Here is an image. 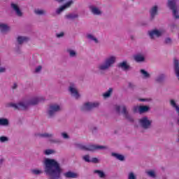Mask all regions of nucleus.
Here are the masks:
<instances>
[{"label": "nucleus", "mask_w": 179, "mask_h": 179, "mask_svg": "<svg viewBox=\"0 0 179 179\" xmlns=\"http://www.w3.org/2000/svg\"><path fill=\"white\" fill-rule=\"evenodd\" d=\"M9 125V120L7 118H0V127H8Z\"/></svg>", "instance_id": "nucleus-27"}, {"label": "nucleus", "mask_w": 179, "mask_h": 179, "mask_svg": "<svg viewBox=\"0 0 179 179\" xmlns=\"http://www.w3.org/2000/svg\"><path fill=\"white\" fill-rule=\"evenodd\" d=\"M59 3H61V2H64V0H56Z\"/></svg>", "instance_id": "nucleus-60"}, {"label": "nucleus", "mask_w": 179, "mask_h": 179, "mask_svg": "<svg viewBox=\"0 0 179 179\" xmlns=\"http://www.w3.org/2000/svg\"><path fill=\"white\" fill-rule=\"evenodd\" d=\"M62 136L64 138V139H69V135L65 132L62 133Z\"/></svg>", "instance_id": "nucleus-51"}, {"label": "nucleus", "mask_w": 179, "mask_h": 179, "mask_svg": "<svg viewBox=\"0 0 179 179\" xmlns=\"http://www.w3.org/2000/svg\"><path fill=\"white\" fill-rule=\"evenodd\" d=\"M152 120H149L148 116H144L138 120L140 127L145 130L150 129L152 128Z\"/></svg>", "instance_id": "nucleus-6"}, {"label": "nucleus", "mask_w": 179, "mask_h": 179, "mask_svg": "<svg viewBox=\"0 0 179 179\" xmlns=\"http://www.w3.org/2000/svg\"><path fill=\"white\" fill-rule=\"evenodd\" d=\"M134 59L136 61V62H145V56H143L142 54H137L134 56Z\"/></svg>", "instance_id": "nucleus-20"}, {"label": "nucleus", "mask_w": 179, "mask_h": 179, "mask_svg": "<svg viewBox=\"0 0 179 179\" xmlns=\"http://www.w3.org/2000/svg\"><path fill=\"white\" fill-rule=\"evenodd\" d=\"M86 38H88V40H90L91 41H94L96 44H99V40L97 39V38L94 37L93 34H87Z\"/></svg>", "instance_id": "nucleus-26"}, {"label": "nucleus", "mask_w": 179, "mask_h": 179, "mask_svg": "<svg viewBox=\"0 0 179 179\" xmlns=\"http://www.w3.org/2000/svg\"><path fill=\"white\" fill-rule=\"evenodd\" d=\"M146 174L151 177V178H156V173L154 171H148L146 172Z\"/></svg>", "instance_id": "nucleus-40"}, {"label": "nucleus", "mask_w": 179, "mask_h": 179, "mask_svg": "<svg viewBox=\"0 0 179 179\" xmlns=\"http://www.w3.org/2000/svg\"><path fill=\"white\" fill-rule=\"evenodd\" d=\"M61 111H62V106L57 103H52L47 109L46 115L48 120H51L55 118V115H57L58 113H61Z\"/></svg>", "instance_id": "nucleus-3"}, {"label": "nucleus", "mask_w": 179, "mask_h": 179, "mask_svg": "<svg viewBox=\"0 0 179 179\" xmlns=\"http://www.w3.org/2000/svg\"><path fill=\"white\" fill-rule=\"evenodd\" d=\"M14 51L17 52V54H21L20 47L19 45H17L14 49Z\"/></svg>", "instance_id": "nucleus-49"}, {"label": "nucleus", "mask_w": 179, "mask_h": 179, "mask_svg": "<svg viewBox=\"0 0 179 179\" xmlns=\"http://www.w3.org/2000/svg\"><path fill=\"white\" fill-rule=\"evenodd\" d=\"M166 30L164 29H155L150 31H148V36L151 40H155V36L159 38L163 36V34H165Z\"/></svg>", "instance_id": "nucleus-8"}, {"label": "nucleus", "mask_w": 179, "mask_h": 179, "mask_svg": "<svg viewBox=\"0 0 179 179\" xmlns=\"http://www.w3.org/2000/svg\"><path fill=\"white\" fill-rule=\"evenodd\" d=\"M117 68L127 71H131L132 69V67L129 64H128V62L123 61L122 62H120L117 65Z\"/></svg>", "instance_id": "nucleus-11"}, {"label": "nucleus", "mask_w": 179, "mask_h": 179, "mask_svg": "<svg viewBox=\"0 0 179 179\" xmlns=\"http://www.w3.org/2000/svg\"><path fill=\"white\" fill-rule=\"evenodd\" d=\"M64 176L66 178H78L79 177V174L71 171L64 173Z\"/></svg>", "instance_id": "nucleus-15"}, {"label": "nucleus", "mask_w": 179, "mask_h": 179, "mask_svg": "<svg viewBox=\"0 0 179 179\" xmlns=\"http://www.w3.org/2000/svg\"><path fill=\"white\" fill-rule=\"evenodd\" d=\"M19 110H27V107H29V105H27V101L26 103L24 102H20L18 103Z\"/></svg>", "instance_id": "nucleus-29"}, {"label": "nucleus", "mask_w": 179, "mask_h": 179, "mask_svg": "<svg viewBox=\"0 0 179 179\" xmlns=\"http://www.w3.org/2000/svg\"><path fill=\"white\" fill-rule=\"evenodd\" d=\"M140 72L141 73V74L143 75V76H144V78H145V79H148V78H150V74H149L148 73V71H146V70L145 69H141Z\"/></svg>", "instance_id": "nucleus-34"}, {"label": "nucleus", "mask_w": 179, "mask_h": 179, "mask_svg": "<svg viewBox=\"0 0 179 179\" xmlns=\"http://www.w3.org/2000/svg\"><path fill=\"white\" fill-rule=\"evenodd\" d=\"M170 104L173 108H175L178 114L177 124L179 126V106L177 105V103H176V101H174L173 99H171L170 101Z\"/></svg>", "instance_id": "nucleus-14"}, {"label": "nucleus", "mask_w": 179, "mask_h": 179, "mask_svg": "<svg viewBox=\"0 0 179 179\" xmlns=\"http://www.w3.org/2000/svg\"><path fill=\"white\" fill-rule=\"evenodd\" d=\"M113 94V88H109L108 90L103 93V96L104 99H108V97H111V94Z\"/></svg>", "instance_id": "nucleus-31"}, {"label": "nucleus", "mask_w": 179, "mask_h": 179, "mask_svg": "<svg viewBox=\"0 0 179 179\" xmlns=\"http://www.w3.org/2000/svg\"><path fill=\"white\" fill-rule=\"evenodd\" d=\"M150 111V106L143 105L139 106V114H145Z\"/></svg>", "instance_id": "nucleus-18"}, {"label": "nucleus", "mask_w": 179, "mask_h": 179, "mask_svg": "<svg viewBox=\"0 0 179 179\" xmlns=\"http://www.w3.org/2000/svg\"><path fill=\"white\" fill-rule=\"evenodd\" d=\"M38 136L39 138H52L54 134L50 133H43V134H38Z\"/></svg>", "instance_id": "nucleus-30"}, {"label": "nucleus", "mask_w": 179, "mask_h": 179, "mask_svg": "<svg viewBox=\"0 0 179 179\" xmlns=\"http://www.w3.org/2000/svg\"><path fill=\"white\" fill-rule=\"evenodd\" d=\"M176 141L179 143V130H178V138H177Z\"/></svg>", "instance_id": "nucleus-61"}, {"label": "nucleus", "mask_w": 179, "mask_h": 179, "mask_svg": "<svg viewBox=\"0 0 179 179\" xmlns=\"http://www.w3.org/2000/svg\"><path fill=\"white\" fill-rule=\"evenodd\" d=\"M66 52L69 54V57H71V58H75L77 55L76 51L73 50L67 49Z\"/></svg>", "instance_id": "nucleus-32"}, {"label": "nucleus", "mask_w": 179, "mask_h": 179, "mask_svg": "<svg viewBox=\"0 0 179 179\" xmlns=\"http://www.w3.org/2000/svg\"><path fill=\"white\" fill-rule=\"evenodd\" d=\"M132 111L134 114L139 113V106H136L133 107Z\"/></svg>", "instance_id": "nucleus-47"}, {"label": "nucleus", "mask_w": 179, "mask_h": 179, "mask_svg": "<svg viewBox=\"0 0 179 179\" xmlns=\"http://www.w3.org/2000/svg\"><path fill=\"white\" fill-rule=\"evenodd\" d=\"M165 79H166V74L161 73L156 77L155 81L157 82V83H163Z\"/></svg>", "instance_id": "nucleus-24"}, {"label": "nucleus", "mask_w": 179, "mask_h": 179, "mask_svg": "<svg viewBox=\"0 0 179 179\" xmlns=\"http://www.w3.org/2000/svg\"><path fill=\"white\" fill-rule=\"evenodd\" d=\"M0 31L1 33H8V31H10V27H9L7 24L1 23Z\"/></svg>", "instance_id": "nucleus-17"}, {"label": "nucleus", "mask_w": 179, "mask_h": 179, "mask_svg": "<svg viewBox=\"0 0 179 179\" xmlns=\"http://www.w3.org/2000/svg\"><path fill=\"white\" fill-rule=\"evenodd\" d=\"M43 171L49 179H60L62 174L61 164L54 159L46 158L43 163Z\"/></svg>", "instance_id": "nucleus-1"}, {"label": "nucleus", "mask_w": 179, "mask_h": 179, "mask_svg": "<svg viewBox=\"0 0 179 179\" xmlns=\"http://www.w3.org/2000/svg\"><path fill=\"white\" fill-rule=\"evenodd\" d=\"M12 89H14V90H15V89H17V84L14 83V85H13Z\"/></svg>", "instance_id": "nucleus-57"}, {"label": "nucleus", "mask_w": 179, "mask_h": 179, "mask_svg": "<svg viewBox=\"0 0 179 179\" xmlns=\"http://www.w3.org/2000/svg\"><path fill=\"white\" fill-rule=\"evenodd\" d=\"M6 107L14 108V110H19V103H10L6 105Z\"/></svg>", "instance_id": "nucleus-33"}, {"label": "nucleus", "mask_w": 179, "mask_h": 179, "mask_svg": "<svg viewBox=\"0 0 179 179\" xmlns=\"http://www.w3.org/2000/svg\"><path fill=\"white\" fill-rule=\"evenodd\" d=\"M40 103V99L38 98H33L27 101V106H37Z\"/></svg>", "instance_id": "nucleus-23"}, {"label": "nucleus", "mask_w": 179, "mask_h": 179, "mask_svg": "<svg viewBox=\"0 0 179 179\" xmlns=\"http://www.w3.org/2000/svg\"><path fill=\"white\" fill-rule=\"evenodd\" d=\"M76 149L85 150V152H94V150H103L107 149V147L104 145H89L88 146H86L80 143H76Z\"/></svg>", "instance_id": "nucleus-4"}, {"label": "nucleus", "mask_w": 179, "mask_h": 179, "mask_svg": "<svg viewBox=\"0 0 179 179\" xmlns=\"http://www.w3.org/2000/svg\"><path fill=\"white\" fill-rule=\"evenodd\" d=\"M169 27L171 30H174V29L177 27V25L175 23H173L169 25Z\"/></svg>", "instance_id": "nucleus-53"}, {"label": "nucleus", "mask_w": 179, "mask_h": 179, "mask_svg": "<svg viewBox=\"0 0 179 179\" xmlns=\"http://www.w3.org/2000/svg\"><path fill=\"white\" fill-rule=\"evenodd\" d=\"M3 72H6V69L3 67H0V73H2Z\"/></svg>", "instance_id": "nucleus-56"}, {"label": "nucleus", "mask_w": 179, "mask_h": 179, "mask_svg": "<svg viewBox=\"0 0 179 179\" xmlns=\"http://www.w3.org/2000/svg\"><path fill=\"white\" fill-rule=\"evenodd\" d=\"M128 179H136V175L134 172H130L128 174Z\"/></svg>", "instance_id": "nucleus-45"}, {"label": "nucleus", "mask_w": 179, "mask_h": 179, "mask_svg": "<svg viewBox=\"0 0 179 179\" xmlns=\"http://www.w3.org/2000/svg\"><path fill=\"white\" fill-rule=\"evenodd\" d=\"M115 110L118 114H120L121 113V106H117L115 107Z\"/></svg>", "instance_id": "nucleus-55"}, {"label": "nucleus", "mask_w": 179, "mask_h": 179, "mask_svg": "<svg viewBox=\"0 0 179 179\" xmlns=\"http://www.w3.org/2000/svg\"><path fill=\"white\" fill-rule=\"evenodd\" d=\"M166 8H168L169 10H171L173 19L178 20L179 10L178 6H177V0H167Z\"/></svg>", "instance_id": "nucleus-5"}, {"label": "nucleus", "mask_w": 179, "mask_h": 179, "mask_svg": "<svg viewBox=\"0 0 179 179\" xmlns=\"http://www.w3.org/2000/svg\"><path fill=\"white\" fill-rule=\"evenodd\" d=\"M111 156L113 157H115V159H117V160H120V162H125V156L123 155L112 152Z\"/></svg>", "instance_id": "nucleus-22"}, {"label": "nucleus", "mask_w": 179, "mask_h": 179, "mask_svg": "<svg viewBox=\"0 0 179 179\" xmlns=\"http://www.w3.org/2000/svg\"><path fill=\"white\" fill-rule=\"evenodd\" d=\"M34 13H35V15H37V16H46L47 10L44 9L37 8L34 10Z\"/></svg>", "instance_id": "nucleus-21"}, {"label": "nucleus", "mask_w": 179, "mask_h": 179, "mask_svg": "<svg viewBox=\"0 0 179 179\" xmlns=\"http://www.w3.org/2000/svg\"><path fill=\"white\" fill-rule=\"evenodd\" d=\"M127 87L128 89H130V90L134 91L135 90V89H136V85L133 83L129 82Z\"/></svg>", "instance_id": "nucleus-39"}, {"label": "nucleus", "mask_w": 179, "mask_h": 179, "mask_svg": "<svg viewBox=\"0 0 179 179\" xmlns=\"http://www.w3.org/2000/svg\"><path fill=\"white\" fill-rule=\"evenodd\" d=\"M44 153L47 156H50V155H52V154L55 153V150H51V149H48V150H45Z\"/></svg>", "instance_id": "nucleus-41"}, {"label": "nucleus", "mask_w": 179, "mask_h": 179, "mask_svg": "<svg viewBox=\"0 0 179 179\" xmlns=\"http://www.w3.org/2000/svg\"><path fill=\"white\" fill-rule=\"evenodd\" d=\"M30 41V38L27 37V36H18L17 38V43L20 45H22L23 43H27V41Z\"/></svg>", "instance_id": "nucleus-19"}, {"label": "nucleus", "mask_w": 179, "mask_h": 179, "mask_svg": "<svg viewBox=\"0 0 179 179\" xmlns=\"http://www.w3.org/2000/svg\"><path fill=\"white\" fill-rule=\"evenodd\" d=\"M79 17V15L75 13H70L65 15V18L69 20H75V19H78Z\"/></svg>", "instance_id": "nucleus-25"}, {"label": "nucleus", "mask_w": 179, "mask_h": 179, "mask_svg": "<svg viewBox=\"0 0 179 179\" xmlns=\"http://www.w3.org/2000/svg\"><path fill=\"white\" fill-rule=\"evenodd\" d=\"M4 161H5V159H4L3 158H1V159H0V164H2Z\"/></svg>", "instance_id": "nucleus-59"}, {"label": "nucleus", "mask_w": 179, "mask_h": 179, "mask_svg": "<svg viewBox=\"0 0 179 179\" xmlns=\"http://www.w3.org/2000/svg\"><path fill=\"white\" fill-rule=\"evenodd\" d=\"M31 173H32L34 176H40V174H43V171L38 169H31Z\"/></svg>", "instance_id": "nucleus-36"}, {"label": "nucleus", "mask_w": 179, "mask_h": 179, "mask_svg": "<svg viewBox=\"0 0 179 179\" xmlns=\"http://www.w3.org/2000/svg\"><path fill=\"white\" fill-rule=\"evenodd\" d=\"M121 113L123 117H124V118L127 120L129 122H131V123L135 122V120L134 119V117H132V116H131V115H129V112H128V110H127V106H122V110Z\"/></svg>", "instance_id": "nucleus-10"}, {"label": "nucleus", "mask_w": 179, "mask_h": 179, "mask_svg": "<svg viewBox=\"0 0 179 179\" xmlns=\"http://www.w3.org/2000/svg\"><path fill=\"white\" fill-rule=\"evenodd\" d=\"M65 36V33L61 32L60 34H56V37L57 38H61L62 37H64Z\"/></svg>", "instance_id": "nucleus-52"}, {"label": "nucleus", "mask_w": 179, "mask_h": 179, "mask_svg": "<svg viewBox=\"0 0 179 179\" xmlns=\"http://www.w3.org/2000/svg\"><path fill=\"white\" fill-rule=\"evenodd\" d=\"M138 101L148 102V101H152V99H148V98H140L138 99Z\"/></svg>", "instance_id": "nucleus-48"}, {"label": "nucleus", "mask_w": 179, "mask_h": 179, "mask_svg": "<svg viewBox=\"0 0 179 179\" xmlns=\"http://www.w3.org/2000/svg\"><path fill=\"white\" fill-rule=\"evenodd\" d=\"M90 10L92 13V15H96V16H100L102 13L101 10L94 6H90Z\"/></svg>", "instance_id": "nucleus-16"}, {"label": "nucleus", "mask_w": 179, "mask_h": 179, "mask_svg": "<svg viewBox=\"0 0 179 179\" xmlns=\"http://www.w3.org/2000/svg\"><path fill=\"white\" fill-rule=\"evenodd\" d=\"M83 160H84L87 163H90L91 162L90 156L89 155L83 156Z\"/></svg>", "instance_id": "nucleus-44"}, {"label": "nucleus", "mask_w": 179, "mask_h": 179, "mask_svg": "<svg viewBox=\"0 0 179 179\" xmlns=\"http://www.w3.org/2000/svg\"><path fill=\"white\" fill-rule=\"evenodd\" d=\"M66 9L64 5L61 6L59 8L56 10L57 15H61L64 10Z\"/></svg>", "instance_id": "nucleus-35"}, {"label": "nucleus", "mask_w": 179, "mask_h": 179, "mask_svg": "<svg viewBox=\"0 0 179 179\" xmlns=\"http://www.w3.org/2000/svg\"><path fill=\"white\" fill-rule=\"evenodd\" d=\"M116 61L117 57H115V56H110L106 58L102 64H99L97 66V69L101 75H104L106 71H108L110 68H113Z\"/></svg>", "instance_id": "nucleus-2"}, {"label": "nucleus", "mask_w": 179, "mask_h": 179, "mask_svg": "<svg viewBox=\"0 0 179 179\" xmlns=\"http://www.w3.org/2000/svg\"><path fill=\"white\" fill-rule=\"evenodd\" d=\"M50 143H56L57 145H61V143H62V140L61 139H50Z\"/></svg>", "instance_id": "nucleus-38"}, {"label": "nucleus", "mask_w": 179, "mask_h": 179, "mask_svg": "<svg viewBox=\"0 0 179 179\" xmlns=\"http://www.w3.org/2000/svg\"><path fill=\"white\" fill-rule=\"evenodd\" d=\"M10 6L12 9L15 11L17 16H19L20 17H22V16H23V13L22 12V10H20V8L17 4L11 3Z\"/></svg>", "instance_id": "nucleus-13"}, {"label": "nucleus", "mask_w": 179, "mask_h": 179, "mask_svg": "<svg viewBox=\"0 0 179 179\" xmlns=\"http://www.w3.org/2000/svg\"><path fill=\"white\" fill-rule=\"evenodd\" d=\"M73 2H75V0H69L64 6L68 9V8H71V6L73 5Z\"/></svg>", "instance_id": "nucleus-37"}, {"label": "nucleus", "mask_w": 179, "mask_h": 179, "mask_svg": "<svg viewBox=\"0 0 179 179\" xmlns=\"http://www.w3.org/2000/svg\"><path fill=\"white\" fill-rule=\"evenodd\" d=\"M132 1H135V0H132Z\"/></svg>", "instance_id": "nucleus-62"}, {"label": "nucleus", "mask_w": 179, "mask_h": 179, "mask_svg": "<svg viewBox=\"0 0 179 179\" xmlns=\"http://www.w3.org/2000/svg\"><path fill=\"white\" fill-rule=\"evenodd\" d=\"M41 69H43V66H38L36 67V69H35V72L36 73H38V72H41Z\"/></svg>", "instance_id": "nucleus-50"}, {"label": "nucleus", "mask_w": 179, "mask_h": 179, "mask_svg": "<svg viewBox=\"0 0 179 179\" xmlns=\"http://www.w3.org/2000/svg\"><path fill=\"white\" fill-rule=\"evenodd\" d=\"M94 173L98 174V176L100 178H106V173L103 171L94 170Z\"/></svg>", "instance_id": "nucleus-28"}, {"label": "nucleus", "mask_w": 179, "mask_h": 179, "mask_svg": "<svg viewBox=\"0 0 179 179\" xmlns=\"http://www.w3.org/2000/svg\"><path fill=\"white\" fill-rule=\"evenodd\" d=\"M130 38H131V40L134 41V40H135V36L134 35H131Z\"/></svg>", "instance_id": "nucleus-58"}, {"label": "nucleus", "mask_w": 179, "mask_h": 179, "mask_svg": "<svg viewBox=\"0 0 179 179\" xmlns=\"http://www.w3.org/2000/svg\"><path fill=\"white\" fill-rule=\"evenodd\" d=\"M99 106V103L86 102L81 106L80 110L83 113H89L94 108H97Z\"/></svg>", "instance_id": "nucleus-7"}, {"label": "nucleus", "mask_w": 179, "mask_h": 179, "mask_svg": "<svg viewBox=\"0 0 179 179\" xmlns=\"http://www.w3.org/2000/svg\"><path fill=\"white\" fill-rule=\"evenodd\" d=\"M69 91L70 92L71 96H73V97H75L76 100H78V99L80 97V94H79V92H78V90H76V88L73 87V85H71L69 87Z\"/></svg>", "instance_id": "nucleus-12"}, {"label": "nucleus", "mask_w": 179, "mask_h": 179, "mask_svg": "<svg viewBox=\"0 0 179 179\" xmlns=\"http://www.w3.org/2000/svg\"><path fill=\"white\" fill-rule=\"evenodd\" d=\"M150 13V22H153L156 18V16L159 15V6H153L149 11Z\"/></svg>", "instance_id": "nucleus-9"}, {"label": "nucleus", "mask_w": 179, "mask_h": 179, "mask_svg": "<svg viewBox=\"0 0 179 179\" xmlns=\"http://www.w3.org/2000/svg\"><path fill=\"white\" fill-rule=\"evenodd\" d=\"M9 141V138L3 136H0V142L1 143H4V142H8Z\"/></svg>", "instance_id": "nucleus-43"}, {"label": "nucleus", "mask_w": 179, "mask_h": 179, "mask_svg": "<svg viewBox=\"0 0 179 179\" xmlns=\"http://www.w3.org/2000/svg\"><path fill=\"white\" fill-rule=\"evenodd\" d=\"M164 44L169 45V44H172L173 43V39H171V38L170 37H167L165 38L164 41Z\"/></svg>", "instance_id": "nucleus-42"}, {"label": "nucleus", "mask_w": 179, "mask_h": 179, "mask_svg": "<svg viewBox=\"0 0 179 179\" xmlns=\"http://www.w3.org/2000/svg\"><path fill=\"white\" fill-rule=\"evenodd\" d=\"M91 162H92V163L97 164V163H99V159H97V158H96V157H93V158L91 159Z\"/></svg>", "instance_id": "nucleus-54"}, {"label": "nucleus", "mask_w": 179, "mask_h": 179, "mask_svg": "<svg viewBox=\"0 0 179 179\" xmlns=\"http://www.w3.org/2000/svg\"><path fill=\"white\" fill-rule=\"evenodd\" d=\"M90 131L93 135H96V134H97V127H92L90 128Z\"/></svg>", "instance_id": "nucleus-46"}]
</instances>
